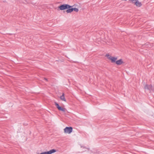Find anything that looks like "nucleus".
Wrapping results in <instances>:
<instances>
[{
  "mask_svg": "<svg viewBox=\"0 0 154 154\" xmlns=\"http://www.w3.org/2000/svg\"><path fill=\"white\" fill-rule=\"evenodd\" d=\"M105 56L109 60H110V59H111V58H112V56H111L110 55L108 54H106V55H105Z\"/></svg>",
  "mask_w": 154,
  "mask_h": 154,
  "instance_id": "9b49d317",
  "label": "nucleus"
},
{
  "mask_svg": "<svg viewBox=\"0 0 154 154\" xmlns=\"http://www.w3.org/2000/svg\"><path fill=\"white\" fill-rule=\"evenodd\" d=\"M136 3L135 4L136 6L138 7H140L142 5V4L141 2H139L138 1H137L135 2Z\"/></svg>",
  "mask_w": 154,
  "mask_h": 154,
  "instance_id": "0eeeda50",
  "label": "nucleus"
},
{
  "mask_svg": "<svg viewBox=\"0 0 154 154\" xmlns=\"http://www.w3.org/2000/svg\"><path fill=\"white\" fill-rule=\"evenodd\" d=\"M144 88L146 89H147L151 91L154 90V87H153L152 85H149L146 84L144 86Z\"/></svg>",
  "mask_w": 154,
  "mask_h": 154,
  "instance_id": "20e7f679",
  "label": "nucleus"
},
{
  "mask_svg": "<svg viewBox=\"0 0 154 154\" xmlns=\"http://www.w3.org/2000/svg\"><path fill=\"white\" fill-rule=\"evenodd\" d=\"M56 152V150L55 149H52L48 152L41 153L40 154H51L52 153L55 152Z\"/></svg>",
  "mask_w": 154,
  "mask_h": 154,
  "instance_id": "39448f33",
  "label": "nucleus"
},
{
  "mask_svg": "<svg viewBox=\"0 0 154 154\" xmlns=\"http://www.w3.org/2000/svg\"><path fill=\"white\" fill-rule=\"evenodd\" d=\"M55 104L57 108L59 110L63 112H65L66 111V108L63 107H62L61 106H60L59 104L56 102H55Z\"/></svg>",
  "mask_w": 154,
  "mask_h": 154,
  "instance_id": "7ed1b4c3",
  "label": "nucleus"
},
{
  "mask_svg": "<svg viewBox=\"0 0 154 154\" xmlns=\"http://www.w3.org/2000/svg\"><path fill=\"white\" fill-rule=\"evenodd\" d=\"M72 6H70L68 4H63L61 5L58 7V8L60 10H63L66 9L71 8Z\"/></svg>",
  "mask_w": 154,
  "mask_h": 154,
  "instance_id": "f257e3e1",
  "label": "nucleus"
},
{
  "mask_svg": "<svg viewBox=\"0 0 154 154\" xmlns=\"http://www.w3.org/2000/svg\"><path fill=\"white\" fill-rule=\"evenodd\" d=\"M123 62L122 59H120L119 60H117L116 61V64L117 65H121L122 63H123Z\"/></svg>",
  "mask_w": 154,
  "mask_h": 154,
  "instance_id": "423d86ee",
  "label": "nucleus"
},
{
  "mask_svg": "<svg viewBox=\"0 0 154 154\" xmlns=\"http://www.w3.org/2000/svg\"><path fill=\"white\" fill-rule=\"evenodd\" d=\"M66 11V12L67 13H70L73 11L72 8H69Z\"/></svg>",
  "mask_w": 154,
  "mask_h": 154,
  "instance_id": "1a4fd4ad",
  "label": "nucleus"
},
{
  "mask_svg": "<svg viewBox=\"0 0 154 154\" xmlns=\"http://www.w3.org/2000/svg\"><path fill=\"white\" fill-rule=\"evenodd\" d=\"M44 79H45V80L46 81H48V79H46V78H44Z\"/></svg>",
  "mask_w": 154,
  "mask_h": 154,
  "instance_id": "4468645a",
  "label": "nucleus"
},
{
  "mask_svg": "<svg viewBox=\"0 0 154 154\" xmlns=\"http://www.w3.org/2000/svg\"><path fill=\"white\" fill-rule=\"evenodd\" d=\"M130 1L132 2V3L134 4H135L136 2H137L138 0H130Z\"/></svg>",
  "mask_w": 154,
  "mask_h": 154,
  "instance_id": "ddd939ff",
  "label": "nucleus"
},
{
  "mask_svg": "<svg viewBox=\"0 0 154 154\" xmlns=\"http://www.w3.org/2000/svg\"><path fill=\"white\" fill-rule=\"evenodd\" d=\"M73 11H74L76 12H78L79 11V9L78 8H72Z\"/></svg>",
  "mask_w": 154,
  "mask_h": 154,
  "instance_id": "f8f14e48",
  "label": "nucleus"
},
{
  "mask_svg": "<svg viewBox=\"0 0 154 154\" xmlns=\"http://www.w3.org/2000/svg\"><path fill=\"white\" fill-rule=\"evenodd\" d=\"M110 60H111L112 63H115L116 62V58L112 57Z\"/></svg>",
  "mask_w": 154,
  "mask_h": 154,
  "instance_id": "9d476101",
  "label": "nucleus"
},
{
  "mask_svg": "<svg viewBox=\"0 0 154 154\" xmlns=\"http://www.w3.org/2000/svg\"><path fill=\"white\" fill-rule=\"evenodd\" d=\"M72 127H66L64 129V132L65 133L70 134L72 132Z\"/></svg>",
  "mask_w": 154,
  "mask_h": 154,
  "instance_id": "f03ea898",
  "label": "nucleus"
},
{
  "mask_svg": "<svg viewBox=\"0 0 154 154\" xmlns=\"http://www.w3.org/2000/svg\"><path fill=\"white\" fill-rule=\"evenodd\" d=\"M64 95V94L63 93L62 95L61 96H60V98L61 100L62 101H63L66 102V100L65 98Z\"/></svg>",
  "mask_w": 154,
  "mask_h": 154,
  "instance_id": "6e6552de",
  "label": "nucleus"
}]
</instances>
